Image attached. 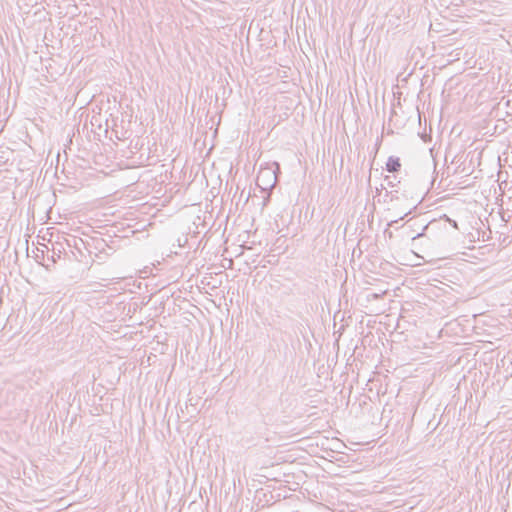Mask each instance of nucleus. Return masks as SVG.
I'll return each mask as SVG.
<instances>
[{
	"mask_svg": "<svg viewBox=\"0 0 512 512\" xmlns=\"http://www.w3.org/2000/svg\"><path fill=\"white\" fill-rule=\"evenodd\" d=\"M276 174L270 168H261L257 176V184L266 189L267 186L272 188L276 183Z\"/></svg>",
	"mask_w": 512,
	"mask_h": 512,
	"instance_id": "1",
	"label": "nucleus"
},
{
	"mask_svg": "<svg viewBox=\"0 0 512 512\" xmlns=\"http://www.w3.org/2000/svg\"><path fill=\"white\" fill-rule=\"evenodd\" d=\"M486 223H487V229L489 231V234H487L485 231H482V236H481L482 242L488 241L493 238L490 219H486Z\"/></svg>",
	"mask_w": 512,
	"mask_h": 512,
	"instance_id": "3",
	"label": "nucleus"
},
{
	"mask_svg": "<svg viewBox=\"0 0 512 512\" xmlns=\"http://www.w3.org/2000/svg\"><path fill=\"white\" fill-rule=\"evenodd\" d=\"M488 246H489V245L482 246V252H481V255H484V254H485L484 249H485L486 247H488Z\"/></svg>",
	"mask_w": 512,
	"mask_h": 512,
	"instance_id": "4",
	"label": "nucleus"
},
{
	"mask_svg": "<svg viewBox=\"0 0 512 512\" xmlns=\"http://www.w3.org/2000/svg\"><path fill=\"white\" fill-rule=\"evenodd\" d=\"M401 167L398 157L390 156L386 162V170L389 172H397Z\"/></svg>",
	"mask_w": 512,
	"mask_h": 512,
	"instance_id": "2",
	"label": "nucleus"
},
{
	"mask_svg": "<svg viewBox=\"0 0 512 512\" xmlns=\"http://www.w3.org/2000/svg\"><path fill=\"white\" fill-rule=\"evenodd\" d=\"M477 164L480 165V153L478 154V157H477Z\"/></svg>",
	"mask_w": 512,
	"mask_h": 512,
	"instance_id": "5",
	"label": "nucleus"
}]
</instances>
